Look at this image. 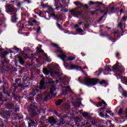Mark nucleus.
I'll return each mask as SVG.
<instances>
[{
  "mask_svg": "<svg viewBox=\"0 0 127 127\" xmlns=\"http://www.w3.org/2000/svg\"><path fill=\"white\" fill-rule=\"evenodd\" d=\"M106 83V80H102L99 82V83L102 85L103 84H105Z\"/></svg>",
  "mask_w": 127,
  "mask_h": 127,
  "instance_id": "49530a36",
  "label": "nucleus"
},
{
  "mask_svg": "<svg viewBox=\"0 0 127 127\" xmlns=\"http://www.w3.org/2000/svg\"><path fill=\"white\" fill-rule=\"evenodd\" d=\"M41 30V28L40 27V26H38L37 29V33H39V32H40Z\"/></svg>",
  "mask_w": 127,
  "mask_h": 127,
  "instance_id": "f704fd0d",
  "label": "nucleus"
},
{
  "mask_svg": "<svg viewBox=\"0 0 127 127\" xmlns=\"http://www.w3.org/2000/svg\"><path fill=\"white\" fill-rule=\"evenodd\" d=\"M29 100L31 101V102H33L34 101V98L33 97H29Z\"/></svg>",
  "mask_w": 127,
  "mask_h": 127,
  "instance_id": "de8ad7c7",
  "label": "nucleus"
},
{
  "mask_svg": "<svg viewBox=\"0 0 127 127\" xmlns=\"http://www.w3.org/2000/svg\"><path fill=\"white\" fill-rule=\"evenodd\" d=\"M123 109L120 108V109L119 110V111L118 112V114L119 115H122L123 114Z\"/></svg>",
  "mask_w": 127,
  "mask_h": 127,
  "instance_id": "473e14b6",
  "label": "nucleus"
},
{
  "mask_svg": "<svg viewBox=\"0 0 127 127\" xmlns=\"http://www.w3.org/2000/svg\"><path fill=\"white\" fill-rule=\"evenodd\" d=\"M57 126H62V125H64L65 124V121H64V119L61 118L58 121L56 122Z\"/></svg>",
  "mask_w": 127,
  "mask_h": 127,
  "instance_id": "ddd939ff",
  "label": "nucleus"
},
{
  "mask_svg": "<svg viewBox=\"0 0 127 127\" xmlns=\"http://www.w3.org/2000/svg\"><path fill=\"white\" fill-rule=\"evenodd\" d=\"M99 116H100V117H101V118H104L105 117V115H104V113H103L102 112H100L99 113Z\"/></svg>",
  "mask_w": 127,
  "mask_h": 127,
  "instance_id": "c9c22d12",
  "label": "nucleus"
},
{
  "mask_svg": "<svg viewBox=\"0 0 127 127\" xmlns=\"http://www.w3.org/2000/svg\"><path fill=\"white\" fill-rule=\"evenodd\" d=\"M66 91H71V88H70V87L67 86V87H66Z\"/></svg>",
  "mask_w": 127,
  "mask_h": 127,
  "instance_id": "603ef678",
  "label": "nucleus"
},
{
  "mask_svg": "<svg viewBox=\"0 0 127 127\" xmlns=\"http://www.w3.org/2000/svg\"><path fill=\"white\" fill-rule=\"evenodd\" d=\"M44 54L45 57H46V60H47V61H48L49 59L47 57V54H46L45 53H44Z\"/></svg>",
  "mask_w": 127,
  "mask_h": 127,
  "instance_id": "09e8293b",
  "label": "nucleus"
},
{
  "mask_svg": "<svg viewBox=\"0 0 127 127\" xmlns=\"http://www.w3.org/2000/svg\"><path fill=\"white\" fill-rule=\"evenodd\" d=\"M105 109H106L105 107H101V108L98 109V111H101L102 110H105Z\"/></svg>",
  "mask_w": 127,
  "mask_h": 127,
  "instance_id": "3c124183",
  "label": "nucleus"
},
{
  "mask_svg": "<svg viewBox=\"0 0 127 127\" xmlns=\"http://www.w3.org/2000/svg\"><path fill=\"white\" fill-rule=\"evenodd\" d=\"M49 122L51 124V126H54V125H56V120H55V119L54 118L51 117L49 118Z\"/></svg>",
  "mask_w": 127,
  "mask_h": 127,
  "instance_id": "f8f14e48",
  "label": "nucleus"
},
{
  "mask_svg": "<svg viewBox=\"0 0 127 127\" xmlns=\"http://www.w3.org/2000/svg\"><path fill=\"white\" fill-rule=\"evenodd\" d=\"M25 1L27 3H30L31 1L29 0H25Z\"/></svg>",
  "mask_w": 127,
  "mask_h": 127,
  "instance_id": "680f3d73",
  "label": "nucleus"
},
{
  "mask_svg": "<svg viewBox=\"0 0 127 127\" xmlns=\"http://www.w3.org/2000/svg\"><path fill=\"white\" fill-rule=\"evenodd\" d=\"M58 82H59V80H56L55 81H52V82H50V85L51 86V88L52 87V86H54L55 87V88H56V86L54 85V84H55V83H58Z\"/></svg>",
  "mask_w": 127,
  "mask_h": 127,
  "instance_id": "b1692460",
  "label": "nucleus"
},
{
  "mask_svg": "<svg viewBox=\"0 0 127 127\" xmlns=\"http://www.w3.org/2000/svg\"><path fill=\"white\" fill-rule=\"evenodd\" d=\"M96 3H97L98 4H99V5H103V3H102L101 2H96Z\"/></svg>",
  "mask_w": 127,
  "mask_h": 127,
  "instance_id": "4d7b16f0",
  "label": "nucleus"
},
{
  "mask_svg": "<svg viewBox=\"0 0 127 127\" xmlns=\"http://www.w3.org/2000/svg\"><path fill=\"white\" fill-rule=\"evenodd\" d=\"M76 31H77V32L81 33V32H83L84 31L83 30V29L78 28L76 29Z\"/></svg>",
  "mask_w": 127,
  "mask_h": 127,
  "instance_id": "c756f323",
  "label": "nucleus"
},
{
  "mask_svg": "<svg viewBox=\"0 0 127 127\" xmlns=\"http://www.w3.org/2000/svg\"><path fill=\"white\" fill-rule=\"evenodd\" d=\"M13 49H14V50H15L16 51H19V49H18V48H17L16 47H14L13 48Z\"/></svg>",
  "mask_w": 127,
  "mask_h": 127,
  "instance_id": "c03bdc74",
  "label": "nucleus"
},
{
  "mask_svg": "<svg viewBox=\"0 0 127 127\" xmlns=\"http://www.w3.org/2000/svg\"><path fill=\"white\" fill-rule=\"evenodd\" d=\"M18 19V18L16 17V14H14V15L12 16V21L13 22H16V21Z\"/></svg>",
  "mask_w": 127,
  "mask_h": 127,
  "instance_id": "f3484780",
  "label": "nucleus"
},
{
  "mask_svg": "<svg viewBox=\"0 0 127 127\" xmlns=\"http://www.w3.org/2000/svg\"><path fill=\"white\" fill-rule=\"evenodd\" d=\"M51 44L53 47H55V48H59V45H58V44L54 43H52Z\"/></svg>",
  "mask_w": 127,
  "mask_h": 127,
  "instance_id": "bb28decb",
  "label": "nucleus"
},
{
  "mask_svg": "<svg viewBox=\"0 0 127 127\" xmlns=\"http://www.w3.org/2000/svg\"><path fill=\"white\" fill-rule=\"evenodd\" d=\"M43 72L45 75H49V73H50L51 75H57L59 77L62 75V74L60 73V72L56 71L53 68H50V70H48L47 68H45L43 69Z\"/></svg>",
  "mask_w": 127,
  "mask_h": 127,
  "instance_id": "423d86ee",
  "label": "nucleus"
},
{
  "mask_svg": "<svg viewBox=\"0 0 127 127\" xmlns=\"http://www.w3.org/2000/svg\"><path fill=\"white\" fill-rule=\"evenodd\" d=\"M116 34H120V32H119L118 30H117L114 32V35H116Z\"/></svg>",
  "mask_w": 127,
  "mask_h": 127,
  "instance_id": "a19ab883",
  "label": "nucleus"
},
{
  "mask_svg": "<svg viewBox=\"0 0 127 127\" xmlns=\"http://www.w3.org/2000/svg\"><path fill=\"white\" fill-rule=\"evenodd\" d=\"M106 113H108V114H111V113H112V111H106Z\"/></svg>",
  "mask_w": 127,
  "mask_h": 127,
  "instance_id": "338daca9",
  "label": "nucleus"
},
{
  "mask_svg": "<svg viewBox=\"0 0 127 127\" xmlns=\"http://www.w3.org/2000/svg\"><path fill=\"white\" fill-rule=\"evenodd\" d=\"M6 9L8 12H13L14 11V6L11 4H7L6 5Z\"/></svg>",
  "mask_w": 127,
  "mask_h": 127,
  "instance_id": "9d476101",
  "label": "nucleus"
},
{
  "mask_svg": "<svg viewBox=\"0 0 127 127\" xmlns=\"http://www.w3.org/2000/svg\"><path fill=\"white\" fill-rule=\"evenodd\" d=\"M3 114L4 116H6L7 117H9L10 116V112L8 111H4Z\"/></svg>",
  "mask_w": 127,
  "mask_h": 127,
  "instance_id": "4be33fe9",
  "label": "nucleus"
},
{
  "mask_svg": "<svg viewBox=\"0 0 127 127\" xmlns=\"http://www.w3.org/2000/svg\"><path fill=\"white\" fill-rule=\"evenodd\" d=\"M62 102H63V100L62 99H60L56 102V106H60L61 104H62Z\"/></svg>",
  "mask_w": 127,
  "mask_h": 127,
  "instance_id": "aec40b11",
  "label": "nucleus"
},
{
  "mask_svg": "<svg viewBox=\"0 0 127 127\" xmlns=\"http://www.w3.org/2000/svg\"><path fill=\"white\" fill-rule=\"evenodd\" d=\"M6 54H7V52L5 51L4 52L3 54V57H5V55H6Z\"/></svg>",
  "mask_w": 127,
  "mask_h": 127,
  "instance_id": "8fccbe9b",
  "label": "nucleus"
},
{
  "mask_svg": "<svg viewBox=\"0 0 127 127\" xmlns=\"http://www.w3.org/2000/svg\"><path fill=\"white\" fill-rule=\"evenodd\" d=\"M97 10H100V12L101 13H104V12H105V10H102L101 9H96V11Z\"/></svg>",
  "mask_w": 127,
  "mask_h": 127,
  "instance_id": "37998d69",
  "label": "nucleus"
},
{
  "mask_svg": "<svg viewBox=\"0 0 127 127\" xmlns=\"http://www.w3.org/2000/svg\"><path fill=\"white\" fill-rule=\"evenodd\" d=\"M0 127H4V125L2 124V125H0Z\"/></svg>",
  "mask_w": 127,
  "mask_h": 127,
  "instance_id": "774afa93",
  "label": "nucleus"
},
{
  "mask_svg": "<svg viewBox=\"0 0 127 127\" xmlns=\"http://www.w3.org/2000/svg\"><path fill=\"white\" fill-rule=\"evenodd\" d=\"M122 82H123V83H125L126 85H127V77H124L122 79Z\"/></svg>",
  "mask_w": 127,
  "mask_h": 127,
  "instance_id": "cd10ccee",
  "label": "nucleus"
},
{
  "mask_svg": "<svg viewBox=\"0 0 127 127\" xmlns=\"http://www.w3.org/2000/svg\"><path fill=\"white\" fill-rule=\"evenodd\" d=\"M55 91H56V87L53 85L50 88V93L47 91L45 92L43 95V100L44 102H47L48 100L54 98L56 96Z\"/></svg>",
  "mask_w": 127,
  "mask_h": 127,
  "instance_id": "f03ea898",
  "label": "nucleus"
},
{
  "mask_svg": "<svg viewBox=\"0 0 127 127\" xmlns=\"http://www.w3.org/2000/svg\"><path fill=\"white\" fill-rule=\"evenodd\" d=\"M71 69H81V66L79 65H70Z\"/></svg>",
  "mask_w": 127,
  "mask_h": 127,
  "instance_id": "6ab92c4d",
  "label": "nucleus"
},
{
  "mask_svg": "<svg viewBox=\"0 0 127 127\" xmlns=\"http://www.w3.org/2000/svg\"><path fill=\"white\" fill-rule=\"evenodd\" d=\"M83 83L86 86H95L98 84V80L95 78H86L83 80Z\"/></svg>",
  "mask_w": 127,
  "mask_h": 127,
  "instance_id": "39448f33",
  "label": "nucleus"
},
{
  "mask_svg": "<svg viewBox=\"0 0 127 127\" xmlns=\"http://www.w3.org/2000/svg\"><path fill=\"white\" fill-rule=\"evenodd\" d=\"M58 57L61 58L64 63H65V60H66V59H67L68 61H73V60H74L75 58V57H67V56L64 54L58 55Z\"/></svg>",
  "mask_w": 127,
  "mask_h": 127,
  "instance_id": "6e6552de",
  "label": "nucleus"
},
{
  "mask_svg": "<svg viewBox=\"0 0 127 127\" xmlns=\"http://www.w3.org/2000/svg\"><path fill=\"white\" fill-rule=\"evenodd\" d=\"M122 95L124 96V97H125L127 98V91L124 90L123 92H122Z\"/></svg>",
  "mask_w": 127,
  "mask_h": 127,
  "instance_id": "c85d7f7f",
  "label": "nucleus"
},
{
  "mask_svg": "<svg viewBox=\"0 0 127 127\" xmlns=\"http://www.w3.org/2000/svg\"><path fill=\"white\" fill-rule=\"evenodd\" d=\"M44 84H45V82L44 81V79L43 78L41 80L40 82V87H37L36 89H34L35 92H39V89H44Z\"/></svg>",
  "mask_w": 127,
  "mask_h": 127,
  "instance_id": "1a4fd4ad",
  "label": "nucleus"
},
{
  "mask_svg": "<svg viewBox=\"0 0 127 127\" xmlns=\"http://www.w3.org/2000/svg\"><path fill=\"white\" fill-rule=\"evenodd\" d=\"M28 111L29 112L30 116L31 117H33L36 115H37V112H38V109L35 105L33 103L30 104L28 108Z\"/></svg>",
  "mask_w": 127,
  "mask_h": 127,
  "instance_id": "7ed1b4c3",
  "label": "nucleus"
},
{
  "mask_svg": "<svg viewBox=\"0 0 127 127\" xmlns=\"http://www.w3.org/2000/svg\"><path fill=\"white\" fill-rule=\"evenodd\" d=\"M116 10H117V8L115 7H112L111 8V11H116Z\"/></svg>",
  "mask_w": 127,
  "mask_h": 127,
  "instance_id": "e433bc0d",
  "label": "nucleus"
},
{
  "mask_svg": "<svg viewBox=\"0 0 127 127\" xmlns=\"http://www.w3.org/2000/svg\"><path fill=\"white\" fill-rule=\"evenodd\" d=\"M29 127H34V126L33 125H34V123L32 121L31 123H29Z\"/></svg>",
  "mask_w": 127,
  "mask_h": 127,
  "instance_id": "2f4dec72",
  "label": "nucleus"
},
{
  "mask_svg": "<svg viewBox=\"0 0 127 127\" xmlns=\"http://www.w3.org/2000/svg\"><path fill=\"white\" fill-rule=\"evenodd\" d=\"M5 108L8 110H13V109H15V106L11 103H8L5 104Z\"/></svg>",
  "mask_w": 127,
  "mask_h": 127,
  "instance_id": "9b49d317",
  "label": "nucleus"
},
{
  "mask_svg": "<svg viewBox=\"0 0 127 127\" xmlns=\"http://www.w3.org/2000/svg\"><path fill=\"white\" fill-rule=\"evenodd\" d=\"M111 67H112V66L111 65H106L105 67V70L107 71V72L112 71V69H111Z\"/></svg>",
  "mask_w": 127,
  "mask_h": 127,
  "instance_id": "a211bd4d",
  "label": "nucleus"
},
{
  "mask_svg": "<svg viewBox=\"0 0 127 127\" xmlns=\"http://www.w3.org/2000/svg\"><path fill=\"white\" fill-rule=\"evenodd\" d=\"M104 16H105V15L102 16L99 19V21H101V20L104 18Z\"/></svg>",
  "mask_w": 127,
  "mask_h": 127,
  "instance_id": "052dcab7",
  "label": "nucleus"
},
{
  "mask_svg": "<svg viewBox=\"0 0 127 127\" xmlns=\"http://www.w3.org/2000/svg\"><path fill=\"white\" fill-rule=\"evenodd\" d=\"M101 102H102V104H103L104 105H105V106H107V103H106V102H105V101L102 100Z\"/></svg>",
  "mask_w": 127,
  "mask_h": 127,
  "instance_id": "6e6d98bb",
  "label": "nucleus"
},
{
  "mask_svg": "<svg viewBox=\"0 0 127 127\" xmlns=\"http://www.w3.org/2000/svg\"><path fill=\"white\" fill-rule=\"evenodd\" d=\"M106 12L104 13V15H107L108 14V11H109V9L108 8H106Z\"/></svg>",
  "mask_w": 127,
  "mask_h": 127,
  "instance_id": "a18cd8bd",
  "label": "nucleus"
},
{
  "mask_svg": "<svg viewBox=\"0 0 127 127\" xmlns=\"http://www.w3.org/2000/svg\"><path fill=\"white\" fill-rule=\"evenodd\" d=\"M74 27H75V28H78V27H79V25H78V24H75V25H74Z\"/></svg>",
  "mask_w": 127,
  "mask_h": 127,
  "instance_id": "69168bd1",
  "label": "nucleus"
},
{
  "mask_svg": "<svg viewBox=\"0 0 127 127\" xmlns=\"http://www.w3.org/2000/svg\"><path fill=\"white\" fill-rule=\"evenodd\" d=\"M37 52H38L39 53H40L41 52H43L42 50H40L39 49H37Z\"/></svg>",
  "mask_w": 127,
  "mask_h": 127,
  "instance_id": "864d4df0",
  "label": "nucleus"
},
{
  "mask_svg": "<svg viewBox=\"0 0 127 127\" xmlns=\"http://www.w3.org/2000/svg\"><path fill=\"white\" fill-rule=\"evenodd\" d=\"M71 108V107L70 106V105H66L65 107V109L66 110V111H68V110H69V109H70Z\"/></svg>",
  "mask_w": 127,
  "mask_h": 127,
  "instance_id": "4c0bfd02",
  "label": "nucleus"
},
{
  "mask_svg": "<svg viewBox=\"0 0 127 127\" xmlns=\"http://www.w3.org/2000/svg\"><path fill=\"white\" fill-rule=\"evenodd\" d=\"M112 70L113 71H121V67H120L118 64H116L113 66Z\"/></svg>",
  "mask_w": 127,
  "mask_h": 127,
  "instance_id": "4468645a",
  "label": "nucleus"
},
{
  "mask_svg": "<svg viewBox=\"0 0 127 127\" xmlns=\"http://www.w3.org/2000/svg\"><path fill=\"white\" fill-rule=\"evenodd\" d=\"M51 16H53L54 17V19H56V20H59V18L58 17V16L55 15V13H51Z\"/></svg>",
  "mask_w": 127,
  "mask_h": 127,
  "instance_id": "412c9836",
  "label": "nucleus"
},
{
  "mask_svg": "<svg viewBox=\"0 0 127 127\" xmlns=\"http://www.w3.org/2000/svg\"><path fill=\"white\" fill-rule=\"evenodd\" d=\"M8 84L6 83H4L3 85L0 87V90H2V93L0 92V106L3 104V102L7 100H11L12 97L10 96V93L8 92L7 89Z\"/></svg>",
  "mask_w": 127,
  "mask_h": 127,
  "instance_id": "f257e3e1",
  "label": "nucleus"
},
{
  "mask_svg": "<svg viewBox=\"0 0 127 127\" xmlns=\"http://www.w3.org/2000/svg\"><path fill=\"white\" fill-rule=\"evenodd\" d=\"M99 107H102V106H103V103H102V102L99 103Z\"/></svg>",
  "mask_w": 127,
  "mask_h": 127,
  "instance_id": "e2e57ef3",
  "label": "nucleus"
},
{
  "mask_svg": "<svg viewBox=\"0 0 127 127\" xmlns=\"http://www.w3.org/2000/svg\"><path fill=\"white\" fill-rule=\"evenodd\" d=\"M17 57L19 60L20 64H21V65H23V64H24V61L23 60V59L20 56H17Z\"/></svg>",
  "mask_w": 127,
  "mask_h": 127,
  "instance_id": "2eb2a0df",
  "label": "nucleus"
},
{
  "mask_svg": "<svg viewBox=\"0 0 127 127\" xmlns=\"http://www.w3.org/2000/svg\"><path fill=\"white\" fill-rule=\"evenodd\" d=\"M28 23L30 26H33V23H32V22L28 21Z\"/></svg>",
  "mask_w": 127,
  "mask_h": 127,
  "instance_id": "58836bf2",
  "label": "nucleus"
},
{
  "mask_svg": "<svg viewBox=\"0 0 127 127\" xmlns=\"http://www.w3.org/2000/svg\"><path fill=\"white\" fill-rule=\"evenodd\" d=\"M37 98L38 100H40V101L43 100V95L41 94H38Z\"/></svg>",
  "mask_w": 127,
  "mask_h": 127,
  "instance_id": "5701e85b",
  "label": "nucleus"
},
{
  "mask_svg": "<svg viewBox=\"0 0 127 127\" xmlns=\"http://www.w3.org/2000/svg\"><path fill=\"white\" fill-rule=\"evenodd\" d=\"M78 81L79 82V83H82V81H81V77H79L78 78Z\"/></svg>",
  "mask_w": 127,
  "mask_h": 127,
  "instance_id": "0e129e2a",
  "label": "nucleus"
},
{
  "mask_svg": "<svg viewBox=\"0 0 127 127\" xmlns=\"http://www.w3.org/2000/svg\"><path fill=\"white\" fill-rule=\"evenodd\" d=\"M17 5L18 7H21V6H20V2H18L17 3Z\"/></svg>",
  "mask_w": 127,
  "mask_h": 127,
  "instance_id": "bf43d9fd",
  "label": "nucleus"
},
{
  "mask_svg": "<svg viewBox=\"0 0 127 127\" xmlns=\"http://www.w3.org/2000/svg\"><path fill=\"white\" fill-rule=\"evenodd\" d=\"M15 82L17 83V84H18V85H20V83H21V78H19V79H16L15 80Z\"/></svg>",
  "mask_w": 127,
  "mask_h": 127,
  "instance_id": "a878e982",
  "label": "nucleus"
},
{
  "mask_svg": "<svg viewBox=\"0 0 127 127\" xmlns=\"http://www.w3.org/2000/svg\"><path fill=\"white\" fill-rule=\"evenodd\" d=\"M79 7H76L75 8L71 9L69 10V13L71 14L72 15H76L77 16H79V15H82L83 11L79 10Z\"/></svg>",
  "mask_w": 127,
  "mask_h": 127,
  "instance_id": "0eeeda50",
  "label": "nucleus"
},
{
  "mask_svg": "<svg viewBox=\"0 0 127 127\" xmlns=\"http://www.w3.org/2000/svg\"><path fill=\"white\" fill-rule=\"evenodd\" d=\"M49 11H54V9H53V8H52V7L50 6V7H49Z\"/></svg>",
  "mask_w": 127,
  "mask_h": 127,
  "instance_id": "ea45409f",
  "label": "nucleus"
},
{
  "mask_svg": "<svg viewBox=\"0 0 127 127\" xmlns=\"http://www.w3.org/2000/svg\"><path fill=\"white\" fill-rule=\"evenodd\" d=\"M31 22H33L34 23H37V21H36L35 19H34L31 20Z\"/></svg>",
  "mask_w": 127,
  "mask_h": 127,
  "instance_id": "5fc2aeb1",
  "label": "nucleus"
},
{
  "mask_svg": "<svg viewBox=\"0 0 127 127\" xmlns=\"http://www.w3.org/2000/svg\"><path fill=\"white\" fill-rule=\"evenodd\" d=\"M57 26H58V28H60V29H61V28H62L61 25L59 24L58 22H57Z\"/></svg>",
  "mask_w": 127,
  "mask_h": 127,
  "instance_id": "79ce46f5",
  "label": "nucleus"
},
{
  "mask_svg": "<svg viewBox=\"0 0 127 127\" xmlns=\"http://www.w3.org/2000/svg\"><path fill=\"white\" fill-rule=\"evenodd\" d=\"M119 26H120V27L122 28L123 26V23H119Z\"/></svg>",
  "mask_w": 127,
  "mask_h": 127,
  "instance_id": "13d9d810",
  "label": "nucleus"
},
{
  "mask_svg": "<svg viewBox=\"0 0 127 127\" xmlns=\"http://www.w3.org/2000/svg\"><path fill=\"white\" fill-rule=\"evenodd\" d=\"M74 4H75V5H77L79 8L83 6V3L79 1L74 2Z\"/></svg>",
  "mask_w": 127,
  "mask_h": 127,
  "instance_id": "dca6fc26",
  "label": "nucleus"
},
{
  "mask_svg": "<svg viewBox=\"0 0 127 127\" xmlns=\"http://www.w3.org/2000/svg\"><path fill=\"white\" fill-rule=\"evenodd\" d=\"M30 85H29L28 81H26L23 84H20L18 85H16L15 83L12 84V89H14V92L16 91V89H18V88L20 89L23 88H30Z\"/></svg>",
  "mask_w": 127,
  "mask_h": 127,
  "instance_id": "20e7f679",
  "label": "nucleus"
},
{
  "mask_svg": "<svg viewBox=\"0 0 127 127\" xmlns=\"http://www.w3.org/2000/svg\"><path fill=\"white\" fill-rule=\"evenodd\" d=\"M57 52H59L60 53H61L62 54H64V52H63V50L61 49V48L59 47L58 48V49L57 50Z\"/></svg>",
  "mask_w": 127,
  "mask_h": 127,
  "instance_id": "393cba45",
  "label": "nucleus"
},
{
  "mask_svg": "<svg viewBox=\"0 0 127 127\" xmlns=\"http://www.w3.org/2000/svg\"><path fill=\"white\" fill-rule=\"evenodd\" d=\"M95 4V2L93 1H90L89 2V5H94Z\"/></svg>",
  "mask_w": 127,
  "mask_h": 127,
  "instance_id": "72a5a7b5",
  "label": "nucleus"
},
{
  "mask_svg": "<svg viewBox=\"0 0 127 127\" xmlns=\"http://www.w3.org/2000/svg\"><path fill=\"white\" fill-rule=\"evenodd\" d=\"M82 116L83 117H89V114L88 113H83Z\"/></svg>",
  "mask_w": 127,
  "mask_h": 127,
  "instance_id": "7c9ffc66",
  "label": "nucleus"
}]
</instances>
